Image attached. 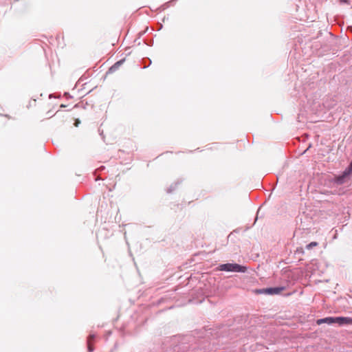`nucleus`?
I'll use <instances>...</instances> for the list:
<instances>
[{
    "mask_svg": "<svg viewBox=\"0 0 352 352\" xmlns=\"http://www.w3.org/2000/svg\"><path fill=\"white\" fill-rule=\"evenodd\" d=\"M283 287H269L265 289H258L256 292L258 294H265L268 295H274L280 294L283 290H284Z\"/></svg>",
    "mask_w": 352,
    "mask_h": 352,
    "instance_id": "3",
    "label": "nucleus"
},
{
    "mask_svg": "<svg viewBox=\"0 0 352 352\" xmlns=\"http://www.w3.org/2000/svg\"><path fill=\"white\" fill-rule=\"evenodd\" d=\"M318 245V243L317 242H315V241H313V242H311L310 243L307 244L306 245V248L307 250H311L314 247H316Z\"/></svg>",
    "mask_w": 352,
    "mask_h": 352,
    "instance_id": "8",
    "label": "nucleus"
},
{
    "mask_svg": "<svg viewBox=\"0 0 352 352\" xmlns=\"http://www.w3.org/2000/svg\"><path fill=\"white\" fill-rule=\"evenodd\" d=\"M124 60H120V61H118L117 63H116L113 66H111L110 68H109V72H115L122 63Z\"/></svg>",
    "mask_w": 352,
    "mask_h": 352,
    "instance_id": "6",
    "label": "nucleus"
},
{
    "mask_svg": "<svg viewBox=\"0 0 352 352\" xmlns=\"http://www.w3.org/2000/svg\"><path fill=\"white\" fill-rule=\"evenodd\" d=\"M316 323L319 325L323 323H326L330 325L336 324L338 326H344L347 324H352V318L342 316L326 317L317 320Z\"/></svg>",
    "mask_w": 352,
    "mask_h": 352,
    "instance_id": "1",
    "label": "nucleus"
},
{
    "mask_svg": "<svg viewBox=\"0 0 352 352\" xmlns=\"http://www.w3.org/2000/svg\"><path fill=\"white\" fill-rule=\"evenodd\" d=\"M95 337L96 336L94 334H90L87 338V347L89 352H91L94 350V347L92 346L91 342L95 339Z\"/></svg>",
    "mask_w": 352,
    "mask_h": 352,
    "instance_id": "5",
    "label": "nucleus"
},
{
    "mask_svg": "<svg viewBox=\"0 0 352 352\" xmlns=\"http://www.w3.org/2000/svg\"><path fill=\"white\" fill-rule=\"evenodd\" d=\"M340 3H347L348 0H340Z\"/></svg>",
    "mask_w": 352,
    "mask_h": 352,
    "instance_id": "10",
    "label": "nucleus"
},
{
    "mask_svg": "<svg viewBox=\"0 0 352 352\" xmlns=\"http://www.w3.org/2000/svg\"><path fill=\"white\" fill-rule=\"evenodd\" d=\"M79 123H80L79 120H76V123H75L76 126H78V124H79Z\"/></svg>",
    "mask_w": 352,
    "mask_h": 352,
    "instance_id": "9",
    "label": "nucleus"
},
{
    "mask_svg": "<svg viewBox=\"0 0 352 352\" xmlns=\"http://www.w3.org/2000/svg\"><path fill=\"white\" fill-rule=\"evenodd\" d=\"M173 190V189L170 188V189H168V192H172Z\"/></svg>",
    "mask_w": 352,
    "mask_h": 352,
    "instance_id": "11",
    "label": "nucleus"
},
{
    "mask_svg": "<svg viewBox=\"0 0 352 352\" xmlns=\"http://www.w3.org/2000/svg\"><path fill=\"white\" fill-rule=\"evenodd\" d=\"M344 171H345V175H352V160H351V162H350L349 165L348 166V167L346 168V169L344 170Z\"/></svg>",
    "mask_w": 352,
    "mask_h": 352,
    "instance_id": "7",
    "label": "nucleus"
},
{
    "mask_svg": "<svg viewBox=\"0 0 352 352\" xmlns=\"http://www.w3.org/2000/svg\"><path fill=\"white\" fill-rule=\"evenodd\" d=\"M219 270L226 272H245L247 267L236 263L221 264L218 267Z\"/></svg>",
    "mask_w": 352,
    "mask_h": 352,
    "instance_id": "2",
    "label": "nucleus"
},
{
    "mask_svg": "<svg viewBox=\"0 0 352 352\" xmlns=\"http://www.w3.org/2000/svg\"><path fill=\"white\" fill-rule=\"evenodd\" d=\"M349 176L350 175H345V171L344 170L342 174L339 175H335L331 181L334 184L337 186L342 185L346 182V180L349 178Z\"/></svg>",
    "mask_w": 352,
    "mask_h": 352,
    "instance_id": "4",
    "label": "nucleus"
}]
</instances>
